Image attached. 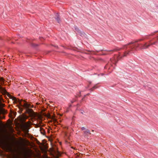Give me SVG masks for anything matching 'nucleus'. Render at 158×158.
Wrapping results in <instances>:
<instances>
[{"label": "nucleus", "instance_id": "39448f33", "mask_svg": "<svg viewBox=\"0 0 158 158\" xmlns=\"http://www.w3.org/2000/svg\"><path fill=\"white\" fill-rule=\"evenodd\" d=\"M16 99V98H14V100H15Z\"/></svg>", "mask_w": 158, "mask_h": 158}, {"label": "nucleus", "instance_id": "7ed1b4c3", "mask_svg": "<svg viewBox=\"0 0 158 158\" xmlns=\"http://www.w3.org/2000/svg\"><path fill=\"white\" fill-rule=\"evenodd\" d=\"M56 20L58 23H60V20L59 17H57L56 18Z\"/></svg>", "mask_w": 158, "mask_h": 158}, {"label": "nucleus", "instance_id": "f257e3e1", "mask_svg": "<svg viewBox=\"0 0 158 158\" xmlns=\"http://www.w3.org/2000/svg\"><path fill=\"white\" fill-rule=\"evenodd\" d=\"M21 104L22 106H23L24 107L26 108H28L30 107L29 105L27 103H24L23 105H22V104Z\"/></svg>", "mask_w": 158, "mask_h": 158}, {"label": "nucleus", "instance_id": "6e6552de", "mask_svg": "<svg viewBox=\"0 0 158 158\" xmlns=\"http://www.w3.org/2000/svg\"><path fill=\"white\" fill-rule=\"evenodd\" d=\"M89 132V131H87V132Z\"/></svg>", "mask_w": 158, "mask_h": 158}, {"label": "nucleus", "instance_id": "423d86ee", "mask_svg": "<svg viewBox=\"0 0 158 158\" xmlns=\"http://www.w3.org/2000/svg\"><path fill=\"white\" fill-rule=\"evenodd\" d=\"M4 92H5H5H6V90H4Z\"/></svg>", "mask_w": 158, "mask_h": 158}, {"label": "nucleus", "instance_id": "f03ea898", "mask_svg": "<svg viewBox=\"0 0 158 158\" xmlns=\"http://www.w3.org/2000/svg\"><path fill=\"white\" fill-rule=\"evenodd\" d=\"M2 99L1 98H0V107H3L4 106V104L2 103Z\"/></svg>", "mask_w": 158, "mask_h": 158}, {"label": "nucleus", "instance_id": "0eeeda50", "mask_svg": "<svg viewBox=\"0 0 158 158\" xmlns=\"http://www.w3.org/2000/svg\"><path fill=\"white\" fill-rule=\"evenodd\" d=\"M84 127H82V129H84Z\"/></svg>", "mask_w": 158, "mask_h": 158}, {"label": "nucleus", "instance_id": "1a4fd4ad", "mask_svg": "<svg viewBox=\"0 0 158 158\" xmlns=\"http://www.w3.org/2000/svg\"><path fill=\"white\" fill-rule=\"evenodd\" d=\"M95 88V87H93V88Z\"/></svg>", "mask_w": 158, "mask_h": 158}, {"label": "nucleus", "instance_id": "20e7f679", "mask_svg": "<svg viewBox=\"0 0 158 158\" xmlns=\"http://www.w3.org/2000/svg\"><path fill=\"white\" fill-rule=\"evenodd\" d=\"M149 46V45H147L146 44H145L144 46L143 47V48H148Z\"/></svg>", "mask_w": 158, "mask_h": 158}]
</instances>
